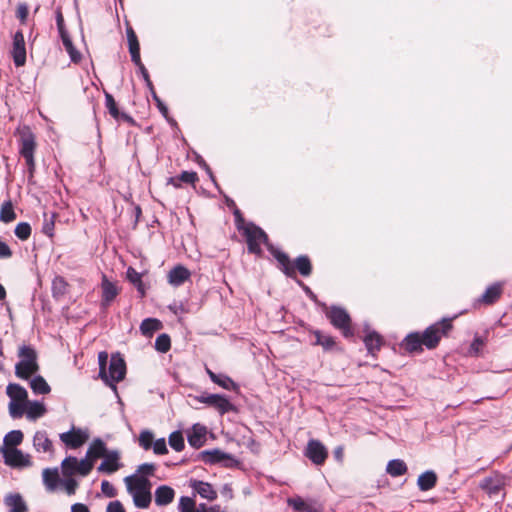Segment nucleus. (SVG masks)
Listing matches in <instances>:
<instances>
[{"label": "nucleus", "instance_id": "9", "mask_svg": "<svg viewBox=\"0 0 512 512\" xmlns=\"http://www.w3.org/2000/svg\"><path fill=\"white\" fill-rule=\"evenodd\" d=\"M109 382H105L114 391L117 390L115 383L122 381L126 375V363L120 353H114L111 355L109 363Z\"/></svg>", "mask_w": 512, "mask_h": 512}, {"label": "nucleus", "instance_id": "12", "mask_svg": "<svg viewBox=\"0 0 512 512\" xmlns=\"http://www.w3.org/2000/svg\"><path fill=\"white\" fill-rule=\"evenodd\" d=\"M69 464H74L75 467H77L76 473L81 476H87L93 469L94 461L91 458H88L87 455L81 461H78L74 456H68L61 463L62 473L64 476H72V471L68 470L67 467Z\"/></svg>", "mask_w": 512, "mask_h": 512}, {"label": "nucleus", "instance_id": "47", "mask_svg": "<svg viewBox=\"0 0 512 512\" xmlns=\"http://www.w3.org/2000/svg\"><path fill=\"white\" fill-rule=\"evenodd\" d=\"M171 348L170 336L166 333L158 335L155 340V349L160 353H166Z\"/></svg>", "mask_w": 512, "mask_h": 512}, {"label": "nucleus", "instance_id": "8", "mask_svg": "<svg viewBox=\"0 0 512 512\" xmlns=\"http://www.w3.org/2000/svg\"><path fill=\"white\" fill-rule=\"evenodd\" d=\"M194 461H202L209 465L225 462L224 465L226 467H233L238 464V461L232 455L218 448L197 453L194 457Z\"/></svg>", "mask_w": 512, "mask_h": 512}, {"label": "nucleus", "instance_id": "54", "mask_svg": "<svg viewBox=\"0 0 512 512\" xmlns=\"http://www.w3.org/2000/svg\"><path fill=\"white\" fill-rule=\"evenodd\" d=\"M153 439H154V435L151 431L143 430L139 435V445L144 450H149V449H151V447L153 445V442H154Z\"/></svg>", "mask_w": 512, "mask_h": 512}, {"label": "nucleus", "instance_id": "25", "mask_svg": "<svg viewBox=\"0 0 512 512\" xmlns=\"http://www.w3.org/2000/svg\"><path fill=\"white\" fill-rule=\"evenodd\" d=\"M208 505L200 503L198 506L193 498L182 496L179 499L178 510L179 512H207Z\"/></svg>", "mask_w": 512, "mask_h": 512}, {"label": "nucleus", "instance_id": "32", "mask_svg": "<svg viewBox=\"0 0 512 512\" xmlns=\"http://www.w3.org/2000/svg\"><path fill=\"white\" fill-rule=\"evenodd\" d=\"M107 452L108 449L105 442L100 438H96L90 444L86 454L88 458L95 462V460L102 458Z\"/></svg>", "mask_w": 512, "mask_h": 512}, {"label": "nucleus", "instance_id": "1", "mask_svg": "<svg viewBox=\"0 0 512 512\" xmlns=\"http://www.w3.org/2000/svg\"><path fill=\"white\" fill-rule=\"evenodd\" d=\"M242 235L246 238L248 252L255 255H261L262 249L260 243H263L268 251L282 266V271L286 276L294 275V269L290 267V259L288 255L275 248L270 242L268 235L259 226L252 222L247 223Z\"/></svg>", "mask_w": 512, "mask_h": 512}, {"label": "nucleus", "instance_id": "50", "mask_svg": "<svg viewBox=\"0 0 512 512\" xmlns=\"http://www.w3.org/2000/svg\"><path fill=\"white\" fill-rule=\"evenodd\" d=\"M56 216H57L56 213H52L50 216L47 213L43 214L44 222H43V226H42V232L49 237H52L54 235V226H55Z\"/></svg>", "mask_w": 512, "mask_h": 512}, {"label": "nucleus", "instance_id": "27", "mask_svg": "<svg viewBox=\"0 0 512 512\" xmlns=\"http://www.w3.org/2000/svg\"><path fill=\"white\" fill-rule=\"evenodd\" d=\"M36 148L35 138L31 132L23 134L21 137V146L19 153L24 158H33Z\"/></svg>", "mask_w": 512, "mask_h": 512}, {"label": "nucleus", "instance_id": "60", "mask_svg": "<svg viewBox=\"0 0 512 512\" xmlns=\"http://www.w3.org/2000/svg\"><path fill=\"white\" fill-rule=\"evenodd\" d=\"M235 217V225L239 232H243L245 228H247V224L245 223V219L241 213V211L235 207V210L233 212Z\"/></svg>", "mask_w": 512, "mask_h": 512}, {"label": "nucleus", "instance_id": "11", "mask_svg": "<svg viewBox=\"0 0 512 512\" xmlns=\"http://www.w3.org/2000/svg\"><path fill=\"white\" fill-rule=\"evenodd\" d=\"M4 463L12 468H23L31 465L30 456L17 448H1Z\"/></svg>", "mask_w": 512, "mask_h": 512}, {"label": "nucleus", "instance_id": "51", "mask_svg": "<svg viewBox=\"0 0 512 512\" xmlns=\"http://www.w3.org/2000/svg\"><path fill=\"white\" fill-rule=\"evenodd\" d=\"M26 403L25 402H17L10 401L9 403V414L13 419H18L26 413Z\"/></svg>", "mask_w": 512, "mask_h": 512}, {"label": "nucleus", "instance_id": "7", "mask_svg": "<svg viewBox=\"0 0 512 512\" xmlns=\"http://www.w3.org/2000/svg\"><path fill=\"white\" fill-rule=\"evenodd\" d=\"M194 399L199 403H203L214 408L220 415H224L229 412H237L236 406L232 404L224 394H209L207 392H203L201 395L195 396Z\"/></svg>", "mask_w": 512, "mask_h": 512}, {"label": "nucleus", "instance_id": "52", "mask_svg": "<svg viewBox=\"0 0 512 512\" xmlns=\"http://www.w3.org/2000/svg\"><path fill=\"white\" fill-rule=\"evenodd\" d=\"M108 363V353L102 351L98 354V364H99V377L104 382H109V377L107 375L106 367Z\"/></svg>", "mask_w": 512, "mask_h": 512}, {"label": "nucleus", "instance_id": "42", "mask_svg": "<svg viewBox=\"0 0 512 512\" xmlns=\"http://www.w3.org/2000/svg\"><path fill=\"white\" fill-rule=\"evenodd\" d=\"M23 433L21 430H12L8 432L3 439V448H16L23 441Z\"/></svg>", "mask_w": 512, "mask_h": 512}, {"label": "nucleus", "instance_id": "33", "mask_svg": "<svg viewBox=\"0 0 512 512\" xmlns=\"http://www.w3.org/2000/svg\"><path fill=\"white\" fill-rule=\"evenodd\" d=\"M6 393L10 397L11 401L27 402L28 393L27 390L17 383H10L6 388Z\"/></svg>", "mask_w": 512, "mask_h": 512}, {"label": "nucleus", "instance_id": "53", "mask_svg": "<svg viewBox=\"0 0 512 512\" xmlns=\"http://www.w3.org/2000/svg\"><path fill=\"white\" fill-rule=\"evenodd\" d=\"M31 226L27 222H20L15 227L14 233L18 239L21 241L27 240L31 235Z\"/></svg>", "mask_w": 512, "mask_h": 512}, {"label": "nucleus", "instance_id": "14", "mask_svg": "<svg viewBox=\"0 0 512 512\" xmlns=\"http://www.w3.org/2000/svg\"><path fill=\"white\" fill-rule=\"evenodd\" d=\"M102 458L103 461L97 468L100 473L110 475L118 471L123 466L122 463H120L121 455L118 450H108Z\"/></svg>", "mask_w": 512, "mask_h": 512}, {"label": "nucleus", "instance_id": "17", "mask_svg": "<svg viewBox=\"0 0 512 512\" xmlns=\"http://www.w3.org/2000/svg\"><path fill=\"white\" fill-rule=\"evenodd\" d=\"M60 439L68 447L77 449L88 440V434L79 428L73 427L71 431L60 434Z\"/></svg>", "mask_w": 512, "mask_h": 512}, {"label": "nucleus", "instance_id": "39", "mask_svg": "<svg viewBox=\"0 0 512 512\" xmlns=\"http://www.w3.org/2000/svg\"><path fill=\"white\" fill-rule=\"evenodd\" d=\"M162 328V323L156 318H146L140 324V331L144 336L150 337Z\"/></svg>", "mask_w": 512, "mask_h": 512}, {"label": "nucleus", "instance_id": "26", "mask_svg": "<svg viewBox=\"0 0 512 512\" xmlns=\"http://www.w3.org/2000/svg\"><path fill=\"white\" fill-rule=\"evenodd\" d=\"M438 481V476L435 471L427 470L421 473L417 479V486L420 491H429L433 489Z\"/></svg>", "mask_w": 512, "mask_h": 512}, {"label": "nucleus", "instance_id": "24", "mask_svg": "<svg viewBox=\"0 0 512 512\" xmlns=\"http://www.w3.org/2000/svg\"><path fill=\"white\" fill-rule=\"evenodd\" d=\"M175 491L168 485H161L155 490V503L158 506H166L173 502Z\"/></svg>", "mask_w": 512, "mask_h": 512}, {"label": "nucleus", "instance_id": "10", "mask_svg": "<svg viewBox=\"0 0 512 512\" xmlns=\"http://www.w3.org/2000/svg\"><path fill=\"white\" fill-rule=\"evenodd\" d=\"M304 455L315 465H323L328 458V450L317 439H310L307 443Z\"/></svg>", "mask_w": 512, "mask_h": 512}, {"label": "nucleus", "instance_id": "16", "mask_svg": "<svg viewBox=\"0 0 512 512\" xmlns=\"http://www.w3.org/2000/svg\"><path fill=\"white\" fill-rule=\"evenodd\" d=\"M12 57L16 67L23 66L26 62L25 39L22 31H17L13 36Z\"/></svg>", "mask_w": 512, "mask_h": 512}, {"label": "nucleus", "instance_id": "44", "mask_svg": "<svg viewBox=\"0 0 512 512\" xmlns=\"http://www.w3.org/2000/svg\"><path fill=\"white\" fill-rule=\"evenodd\" d=\"M30 387L35 394L44 395L51 391V388L46 380L40 375H37L30 380Z\"/></svg>", "mask_w": 512, "mask_h": 512}, {"label": "nucleus", "instance_id": "18", "mask_svg": "<svg viewBox=\"0 0 512 512\" xmlns=\"http://www.w3.org/2000/svg\"><path fill=\"white\" fill-rule=\"evenodd\" d=\"M312 334L315 337V341L312 342V345L321 346L324 352L341 351V348L338 346L333 336L325 334L320 330H314Z\"/></svg>", "mask_w": 512, "mask_h": 512}, {"label": "nucleus", "instance_id": "34", "mask_svg": "<svg viewBox=\"0 0 512 512\" xmlns=\"http://www.w3.org/2000/svg\"><path fill=\"white\" fill-rule=\"evenodd\" d=\"M47 409L40 401H27L26 402V416L30 420H36L45 415Z\"/></svg>", "mask_w": 512, "mask_h": 512}, {"label": "nucleus", "instance_id": "28", "mask_svg": "<svg viewBox=\"0 0 512 512\" xmlns=\"http://www.w3.org/2000/svg\"><path fill=\"white\" fill-rule=\"evenodd\" d=\"M290 267L294 269V275L289 276L290 278L296 277V270L303 276L308 277L312 273V264L307 255H300L294 261V266L290 264Z\"/></svg>", "mask_w": 512, "mask_h": 512}, {"label": "nucleus", "instance_id": "57", "mask_svg": "<svg viewBox=\"0 0 512 512\" xmlns=\"http://www.w3.org/2000/svg\"><path fill=\"white\" fill-rule=\"evenodd\" d=\"M151 448H153L154 453L157 455H164L168 453L165 438L155 440Z\"/></svg>", "mask_w": 512, "mask_h": 512}, {"label": "nucleus", "instance_id": "29", "mask_svg": "<svg viewBox=\"0 0 512 512\" xmlns=\"http://www.w3.org/2000/svg\"><path fill=\"white\" fill-rule=\"evenodd\" d=\"M502 294V287L500 284L495 283L490 285L480 298L477 299L478 303L491 305L495 303Z\"/></svg>", "mask_w": 512, "mask_h": 512}, {"label": "nucleus", "instance_id": "58", "mask_svg": "<svg viewBox=\"0 0 512 512\" xmlns=\"http://www.w3.org/2000/svg\"><path fill=\"white\" fill-rule=\"evenodd\" d=\"M66 477L67 478L65 480H61V483L65 487V490H66L67 494L73 495L76 492V488L78 486V483L71 476H66Z\"/></svg>", "mask_w": 512, "mask_h": 512}, {"label": "nucleus", "instance_id": "63", "mask_svg": "<svg viewBox=\"0 0 512 512\" xmlns=\"http://www.w3.org/2000/svg\"><path fill=\"white\" fill-rule=\"evenodd\" d=\"M106 512H126L123 504L119 500L109 502Z\"/></svg>", "mask_w": 512, "mask_h": 512}, {"label": "nucleus", "instance_id": "19", "mask_svg": "<svg viewBox=\"0 0 512 512\" xmlns=\"http://www.w3.org/2000/svg\"><path fill=\"white\" fill-rule=\"evenodd\" d=\"M189 487L200 497L213 501L217 498V492L213 486L208 483L197 479H190Z\"/></svg>", "mask_w": 512, "mask_h": 512}, {"label": "nucleus", "instance_id": "43", "mask_svg": "<svg viewBox=\"0 0 512 512\" xmlns=\"http://www.w3.org/2000/svg\"><path fill=\"white\" fill-rule=\"evenodd\" d=\"M129 52L131 55V60L138 67L139 72L143 77V80H148V71L140 58V45H134L133 47H129Z\"/></svg>", "mask_w": 512, "mask_h": 512}, {"label": "nucleus", "instance_id": "30", "mask_svg": "<svg viewBox=\"0 0 512 512\" xmlns=\"http://www.w3.org/2000/svg\"><path fill=\"white\" fill-rule=\"evenodd\" d=\"M363 341L368 353L371 355H375L383 344L382 336L375 331L368 332Z\"/></svg>", "mask_w": 512, "mask_h": 512}, {"label": "nucleus", "instance_id": "59", "mask_svg": "<svg viewBox=\"0 0 512 512\" xmlns=\"http://www.w3.org/2000/svg\"><path fill=\"white\" fill-rule=\"evenodd\" d=\"M101 491L102 493L109 498H113L117 495V490L115 487L107 480H103L101 483Z\"/></svg>", "mask_w": 512, "mask_h": 512}, {"label": "nucleus", "instance_id": "49", "mask_svg": "<svg viewBox=\"0 0 512 512\" xmlns=\"http://www.w3.org/2000/svg\"><path fill=\"white\" fill-rule=\"evenodd\" d=\"M105 106H106L109 114L115 120H119V118H120V111L118 109L117 103H116L114 97L110 93H108V92H105Z\"/></svg>", "mask_w": 512, "mask_h": 512}, {"label": "nucleus", "instance_id": "37", "mask_svg": "<svg viewBox=\"0 0 512 512\" xmlns=\"http://www.w3.org/2000/svg\"><path fill=\"white\" fill-rule=\"evenodd\" d=\"M6 505L10 508V512H27L28 508L22 496L18 493L10 494L5 498Z\"/></svg>", "mask_w": 512, "mask_h": 512}, {"label": "nucleus", "instance_id": "45", "mask_svg": "<svg viewBox=\"0 0 512 512\" xmlns=\"http://www.w3.org/2000/svg\"><path fill=\"white\" fill-rule=\"evenodd\" d=\"M16 213L10 200L3 202L0 209V221L10 223L16 219Z\"/></svg>", "mask_w": 512, "mask_h": 512}, {"label": "nucleus", "instance_id": "36", "mask_svg": "<svg viewBox=\"0 0 512 512\" xmlns=\"http://www.w3.org/2000/svg\"><path fill=\"white\" fill-rule=\"evenodd\" d=\"M211 381L228 391H239V385L226 374L211 375Z\"/></svg>", "mask_w": 512, "mask_h": 512}, {"label": "nucleus", "instance_id": "56", "mask_svg": "<svg viewBox=\"0 0 512 512\" xmlns=\"http://www.w3.org/2000/svg\"><path fill=\"white\" fill-rule=\"evenodd\" d=\"M178 180L181 181V183L194 185L198 181V174L194 171H183L178 175Z\"/></svg>", "mask_w": 512, "mask_h": 512}, {"label": "nucleus", "instance_id": "40", "mask_svg": "<svg viewBox=\"0 0 512 512\" xmlns=\"http://www.w3.org/2000/svg\"><path fill=\"white\" fill-rule=\"evenodd\" d=\"M33 445L37 451L48 452L52 448V442L45 431H37L33 438Z\"/></svg>", "mask_w": 512, "mask_h": 512}, {"label": "nucleus", "instance_id": "64", "mask_svg": "<svg viewBox=\"0 0 512 512\" xmlns=\"http://www.w3.org/2000/svg\"><path fill=\"white\" fill-rule=\"evenodd\" d=\"M483 345H484L483 339L479 336H475L470 345V352L474 353L475 355H478V353Z\"/></svg>", "mask_w": 512, "mask_h": 512}, {"label": "nucleus", "instance_id": "41", "mask_svg": "<svg viewBox=\"0 0 512 512\" xmlns=\"http://www.w3.org/2000/svg\"><path fill=\"white\" fill-rule=\"evenodd\" d=\"M68 283L62 276H56L52 281L51 292L55 299H60L67 292Z\"/></svg>", "mask_w": 512, "mask_h": 512}, {"label": "nucleus", "instance_id": "3", "mask_svg": "<svg viewBox=\"0 0 512 512\" xmlns=\"http://www.w3.org/2000/svg\"><path fill=\"white\" fill-rule=\"evenodd\" d=\"M18 356L20 361L15 365V375L20 379L28 380L39 370L37 352L30 345H22L19 348Z\"/></svg>", "mask_w": 512, "mask_h": 512}, {"label": "nucleus", "instance_id": "4", "mask_svg": "<svg viewBox=\"0 0 512 512\" xmlns=\"http://www.w3.org/2000/svg\"><path fill=\"white\" fill-rule=\"evenodd\" d=\"M452 328L453 325L451 318H443L442 320L428 326L421 334L423 346L430 350L435 349L441 338L443 336H447Z\"/></svg>", "mask_w": 512, "mask_h": 512}, {"label": "nucleus", "instance_id": "6", "mask_svg": "<svg viewBox=\"0 0 512 512\" xmlns=\"http://www.w3.org/2000/svg\"><path fill=\"white\" fill-rule=\"evenodd\" d=\"M479 488L491 499L505 496L506 476L500 472H492L479 482Z\"/></svg>", "mask_w": 512, "mask_h": 512}, {"label": "nucleus", "instance_id": "5", "mask_svg": "<svg viewBox=\"0 0 512 512\" xmlns=\"http://www.w3.org/2000/svg\"><path fill=\"white\" fill-rule=\"evenodd\" d=\"M323 310L325 311V315L332 326L340 330L345 338H349L354 335L351 327V317L344 308L332 305L331 307H327V309Z\"/></svg>", "mask_w": 512, "mask_h": 512}, {"label": "nucleus", "instance_id": "38", "mask_svg": "<svg viewBox=\"0 0 512 512\" xmlns=\"http://www.w3.org/2000/svg\"><path fill=\"white\" fill-rule=\"evenodd\" d=\"M408 467L401 459H393L387 463L386 472L392 477H399L406 474Z\"/></svg>", "mask_w": 512, "mask_h": 512}, {"label": "nucleus", "instance_id": "61", "mask_svg": "<svg viewBox=\"0 0 512 512\" xmlns=\"http://www.w3.org/2000/svg\"><path fill=\"white\" fill-rule=\"evenodd\" d=\"M29 13L28 5L26 3H20L17 6L16 17L19 19L21 24H24L27 20Z\"/></svg>", "mask_w": 512, "mask_h": 512}, {"label": "nucleus", "instance_id": "22", "mask_svg": "<svg viewBox=\"0 0 512 512\" xmlns=\"http://www.w3.org/2000/svg\"><path fill=\"white\" fill-rule=\"evenodd\" d=\"M400 346L409 353L423 351V342L419 332L409 333L401 342Z\"/></svg>", "mask_w": 512, "mask_h": 512}, {"label": "nucleus", "instance_id": "2", "mask_svg": "<svg viewBox=\"0 0 512 512\" xmlns=\"http://www.w3.org/2000/svg\"><path fill=\"white\" fill-rule=\"evenodd\" d=\"M124 483L127 492L132 496L133 503L137 508L145 509L150 506L152 500V484L149 478L126 476Z\"/></svg>", "mask_w": 512, "mask_h": 512}, {"label": "nucleus", "instance_id": "31", "mask_svg": "<svg viewBox=\"0 0 512 512\" xmlns=\"http://www.w3.org/2000/svg\"><path fill=\"white\" fill-rule=\"evenodd\" d=\"M43 483L50 492L54 491L61 483L58 468H45L42 472Z\"/></svg>", "mask_w": 512, "mask_h": 512}, {"label": "nucleus", "instance_id": "21", "mask_svg": "<svg viewBox=\"0 0 512 512\" xmlns=\"http://www.w3.org/2000/svg\"><path fill=\"white\" fill-rule=\"evenodd\" d=\"M206 427L200 424H194L192 430L188 432L187 441L195 449L201 448L206 442Z\"/></svg>", "mask_w": 512, "mask_h": 512}, {"label": "nucleus", "instance_id": "46", "mask_svg": "<svg viewBox=\"0 0 512 512\" xmlns=\"http://www.w3.org/2000/svg\"><path fill=\"white\" fill-rule=\"evenodd\" d=\"M168 443L175 451L180 452L185 447L184 437L181 431H173L168 437Z\"/></svg>", "mask_w": 512, "mask_h": 512}, {"label": "nucleus", "instance_id": "35", "mask_svg": "<svg viewBox=\"0 0 512 512\" xmlns=\"http://www.w3.org/2000/svg\"><path fill=\"white\" fill-rule=\"evenodd\" d=\"M126 277L131 284L137 289L140 297H144L146 294V286L142 281V275L136 271L133 267H128L126 271Z\"/></svg>", "mask_w": 512, "mask_h": 512}, {"label": "nucleus", "instance_id": "15", "mask_svg": "<svg viewBox=\"0 0 512 512\" xmlns=\"http://www.w3.org/2000/svg\"><path fill=\"white\" fill-rule=\"evenodd\" d=\"M101 290L102 294L100 307L101 309L105 310L111 305V303L117 297V295L119 294V289L117 288L116 284L107 279L106 275H103L101 282Z\"/></svg>", "mask_w": 512, "mask_h": 512}, {"label": "nucleus", "instance_id": "62", "mask_svg": "<svg viewBox=\"0 0 512 512\" xmlns=\"http://www.w3.org/2000/svg\"><path fill=\"white\" fill-rule=\"evenodd\" d=\"M65 49L72 62L78 63L81 60V53L74 47L73 43H71L70 47H65Z\"/></svg>", "mask_w": 512, "mask_h": 512}, {"label": "nucleus", "instance_id": "13", "mask_svg": "<svg viewBox=\"0 0 512 512\" xmlns=\"http://www.w3.org/2000/svg\"><path fill=\"white\" fill-rule=\"evenodd\" d=\"M288 505L296 512H323V505L314 499L304 500L299 496L289 498Z\"/></svg>", "mask_w": 512, "mask_h": 512}, {"label": "nucleus", "instance_id": "55", "mask_svg": "<svg viewBox=\"0 0 512 512\" xmlns=\"http://www.w3.org/2000/svg\"><path fill=\"white\" fill-rule=\"evenodd\" d=\"M297 283L301 286L306 296L313 301L316 305L322 307L323 309H327V305L318 300L317 295L301 280H297Z\"/></svg>", "mask_w": 512, "mask_h": 512}, {"label": "nucleus", "instance_id": "20", "mask_svg": "<svg viewBox=\"0 0 512 512\" xmlns=\"http://www.w3.org/2000/svg\"><path fill=\"white\" fill-rule=\"evenodd\" d=\"M191 276L188 268L179 264L173 267L168 273V283L174 287L183 285Z\"/></svg>", "mask_w": 512, "mask_h": 512}, {"label": "nucleus", "instance_id": "48", "mask_svg": "<svg viewBox=\"0 0 512 512\" xmlns=\"http://www.w3.org/2000/svg\"><path fill=\"white\" fill-rule=\"evenodd\" d=\"M156 469L157 467L154 463H143L137 467L136 472L131 476L148 478L154 475Z\"/></svg>", "mask_w": 512, "mask_h": 512}, {"label": "nucleus", "instance_id": "23", "mask_svg": "<svg viewBox=\"0 0 512 512\" xmlns=\"http://www.w3.org/2000/svg\"><path fill=\"white\" fill-rule=\"evenodd\" d=\"M144 81H145L146 86L149 89L150 94H151L153 100L155 101L156 106L159 109L160 113L163 115V117H165V119L168 121V123L171 126H177V122L173 118H171L169 116V111H168L167 106L164 104V102L157 95V93H156V91L154 89L153 83H152V81L150 79V76L148 75V80H144Z\"/></svg>", "mask_w": 512, "mask_h": 512}]
</instances>
